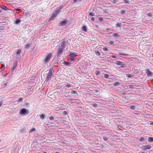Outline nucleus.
Returning a JSON list of instances; mask_svg holds the SVG:
<instances>
[{
	"mask_svg": "<svg viewBox=\"0 0 153 153\" xmlns=\"http://www.w3.org/2000/svg\"><path fill=\"white\" fill-rule=\"evenodd\" d=\"M65 43L64 42H63L60 46L58 50L56 53V56H59L64 51V49L66 47Z\"/></svg>",
	"mask_w": 153,
	"mask_h": 153,
	"instance_id": "f257e3e1",
	"label": "nucleus"
},
{
	"mask_svg": "<svg viewBox=\"0 0 153 153\" xmlns=\"http://www.w3.org/2000/svg\"><path fill=\"white\" fill-rule=\"evenodd\" d=\"M51 56L52 54L51 53H48L45 56V58L44 60V62L45 64H47L49 62Z\"/></svg>",
	"mask_w": 153,
	"mask_h": 153,
	"instance_id": "f03ea898",
	"label": "nucleus"
},
{
	"mask_svg": "<svg viewBox=\"0 0 153 153\" xmlns=\"http://www.w3.org/2000/svg\"><path fill=\"white\" fill-rule=\"evenodd\" d=\"M61 10V8H60L58 10H55L53 13L52 14L50 18L51 19H54L56 16L57 14H58L59 12Z\"/></svg>",
	"mask_w": 153,
	"mask_h": 153,
	"instance_id": "7ed1b4c3",
	"label": "nucleus"
},
{
	"mask_svg": "<svg viewBox=\"0 0 153 153\" xmlns=\"http://www.w3.org/2000/svg\"><path fill=\"white\" fill-rule=\"evenodd\" d=\"M28 110L25 108H22L20 111V113L21 114H27Z\"/></svg>",
	"mask_w": 153,
	"mask_h": 153,
	"instance_id": "20e7f679",
	"label": "nucleus"
},
{
	"mask_svg": "<svg viewBox=\"0 0 153 153\" xmlns=\"http://www.w3.org/2000/svg\"><path fill=\"white\" fill-rule=\"evenodd\" d=\"M151 148V146L149 145L143 146H142V149L144 150H146L147 149H149Z\"/></svg>",
	"mask_w": 153,
	"mask_h": 153,
	"instance_id": "39448f33",
	"label": "nucleus"
},
{
	"mask_svg": "<svg viewBox=\"0 0 153 153\" xmlns=\"http://www.w3.org/2000/svg\"><path fill=\"white\" fill-rule=\"evenodd\" d=\"M146 73L148 76H152L153 73L149 71V69H146Z\"/></svg>",
	"mask_w": 153,
	"mask_h": 153,
	"instance_id": "423d86ee",
	"label": "nucleus"
},
{
	"mask_svg": "<svg viewBox=\"0 0 153 153\" xmlns=\"http://www.w3.org/2000/svg\"><path fill=\"white\" fill-rule=\"evenodd\" d=\"M17 64L16 63H15L13 65L11 69V71L12 72H13L14 70H15Z\"/></svg>",
	"mask_w": 153,
	"mask_h": 153,
	"instance_id": "0eeeda50",
	"label": "nucleus"
},
{
	"mask_svg": "<svg viewBox=\"0 0 153 153\" xmlns=\"http://www.w3.org/2000/svg\"><path fill=\"white\" fill-rule=\"evenodd\" d=\"M54 73V71H53V69L52 68H51L49 70V73H48V74L52 76L53 74Z\"/></svg>",
	"mask_w": 153,
	"mask_h": 153,
	"instance_id": "6e6552de",
	"label": "nucleus"
},
{
	"mask_svg": "<svg viewBox=\"0 0 153 153\" xmlns=\"http://www.w3.org/2000/svg\"><path fill=\"white\" fill-rule=\"evenodd\" d=\"M82 31L85 32L87 31V28L85 26H83L82 28Z\"/></svg>",
	"mask_w": 153,
	"mask_h": 153,
	"instance_id": "1a4fd4ad",
	"label": "nucleus"
},
{
	"mask_svg": "<svg viewBox=\"0 0 153 153\" xmlns=\"http://www.w3.org/2000/svg\"><path fill=\"white\" fill-rule=\"evenodd\" d=\"M67 23L66 21H63L60 23V25L61 26H64L65 25L67 24Z\"/></svg>",
	"mask_w": 153,
	"mask_h": 153,
	"instance_id": "9d476101",
	"label": "nucleus"
},
{
	"mask_svg": "<svg viewBox=\"0 0 153 153\" xmlns=\"http://www.w3.org/2000/svg\"><path fill=\"white\" fill-rule=\"evenodd\" d=\"M45 114H42L39 115L40 118L42 120H44L45 118Z\"/></svg>",
	"mask_w": 153,
	"mask_h": 153,
	"instance_id": "9b49d317",
	"label": "nucleus"
},
{
	"mask_svg": "<svg viewBox=\"0 0 153 153\" xmlns=\"http://www.w3.org/2000/svg\"><path fill=\"white\" fill-rule=\"evenodd\" d=\"M52 76L49 75L48 74L46 80L47 81H48L50 80V79L51 78V77Z\"/></svg>",
	"mask_w": 153,
	"mask_h": 153,
	"instance_id": "f8f14e48",
	"label": "nucleus"
},
{
	"mask_svg": "<svg viewBox=\"0 0 153 153\" xmlns=\"http://www.w3.org/2000/svg\"><path fill=\"white\" fill-rule=\"evenodd\" d=\"M115 26L117 27L121 28V23L117 22Z\"/></svg>",
	"mask_w": 153,
	"mask_h": 153,
	"instance_id": "ddd939ff",
	"label": "nucleus"
},
{
	"mask_svg": "<svg viewBox=\"0 0 153 153\" xmlns=\"http://www.w3.org/2000/svg\"><path fill=\"white\" fill-rule=\"evenodd\" d=\"M21 52V50L20 49H18L16 52L17 55H20V53Z\"/></svg>",
	"mask_w": 153,
	"mask_h": 153,
	"instance_id": "4468645a",
	"label": "nucleus"
},
{
	"mask_svg": "<svg viewBox=\"0 0 153 153\" xmlns=\"http://www.w3.org/2000/svg\"><path fill=\"white\" fill-rule=\"evenodd\" d=\"M120 82H114L113 84V85L114 86H118V85H120Z\"/></svg>",
	"mask_w": 153,
	"mask_h": 153,
	"instance_id": "2eb2a0df",
	"label": "nucleus"
},
{
	"mask_svg": "<svg viewBox=\"0 0 153 153\" xmlns=\"http://www.w3.org/2000/svg\"><path fill=\"white\" fill-rule=\"evenodd\" d=\"M1 8L2 9H3L5 10H7L8 9L4 5H3L1 6Z\"/></svg>",
	"mask_w": 153,
	"mask_h": 153,
	"instance_id": "dca6fc26",
	"label": "nucleus"
},
{
	"mask_svg": "<svg viewBox=\"0 0 153 153\" xmlns=\"http://www.w3.org/2000/svg\"><path fill=\"white\" fill-rule=\"evenodd\" d=\"M148 141L150 142H153V137H149L148 139Z\"/></svg>",
	"mask_w": 153,
	"mask_h": 153,
	"instance_id": "f3484780",
	"label": "nucleus"
},
{
	"mask_svg": "<svg viewBox=\"0 0 153 153\" xmlns=\"http://www.w3.org/2000/svg\"><path fill=\"white\" fill-rule=\"evenodd\" d=\"M76 55L74 53H71L69 55V56L71 57H74L76 56Z\"/></svg>",
	"mask_w": 153,
	"mask_h": 153,
	"instance_id": "a211bd4d",
	"label": "nucleus"
},
{
	"mask_svg": "<svg viewBox=\"0 0 153 153\" xmlns=\"http://www.w3.org/2000/svg\"><path fill=\"white\" fill-rule=\"evenodd\" d=\"M115 64L117 65H121L122 64V62L120 61H117Z\"/></svg>",
	"mask_w": 153,
	"mask_h": 153,
	"instance_id": "6ab92c4d",
	"label": "nucleus"
},
{
	"mask_svg": "<svg viewBox=\"0 0 153 153\" xmlns=\"http://www.w3.org/2000/svg\"><path fill=\"white\" fill-rule=\"evenodd\" d=\"M30 45L29 44L27 43L25 45V48L27 49H29L30 48Z\"/></svg>",
	"mask_w": 153,
	"mask_h": 153,
	"instance_id": "aec40b11",
	"label": "nucleus"
},
{
	"mask_svg": "<svg viewBox=\"0 0 153 153\" xmlns=\"http://www.w3.org/2000/svg\"><path fill=\"white\" fill-rule=\"evenodd\" d=\"M153 14V13L152 12H150L148 13L147 14V15L150 17H152V15Z\"/></svg>",
	"mask_w": 153,
	"mask_h": 153,
	"instance_id": "412c9836",
	"label": "nucleus"
},
{
	"mask_svg": "<svg viewBox=\"0 0 153 153\" xmlns=\"http://www.w3.org/2000/svg\"><path fill=\"white\" fill-rule=\"evenodd\" d=\"M95 53L97 56H100V55H101L100 53L98 51H95Z\"/></svg>",
	"mask_w": 153,
	"mask_h": 153,
	"instance_id": "4be33fe9",
	"label": "nucleus"
},
{
	"mask_svg": "<svg viewBox=\"0 0 153 153\" xmlns=\"http://www.w3.org/2000/svg\"><path fill=\"white\" fill-rule=\"evenodd\" d=\"M71 63H69L68 62H64V64L66 66H69L70 65Z\"/></svg>",
	"mask_w": 153,
	"mask_h": 153,
	"instance_id": "5701e85b",
	"label": "nucleus"
},
{
	"mask_svg": "<svg viewBox=\"0 0 153 153\" xmlns=\"http://www.w3.org/2000/svg\"><path fill=\"white\" fill-rule=\"evenodd\" d=\"M71 93L72 94L74 95H77V92L75 91H71Z\"/></svg>",
	"mask_w": 153,
	"mask_h": 153,
	"instance_id": "b1692460",
	"label": "nucleus"
},
{
	"mask_svg": "<svg viewBox=\"0 0 153 153\" xmlns=\"http://www.w3.org/2000/svg\"><path fill=\"white\" fill-rule=\"evenodd\" d=\"M126 75V76H127V77L128 78H131L134 76V75H132V74H127Z\"/></svg>",
	"mask_w": 153,
	"mask_h": 153,
	"instance_id": "393cba45",
	"label": "nucleus"
},
{
	"mask_svg": "<svg viewBox=\"0 0 153 153\" xmlns=\"http://www.w3.org/2000/svg\"><path fill=\"white\" fill-rule=\"evenodd\" d=\"M113 36L115 37H118L120 36L119 35V34L117 33H114L113 34Z\"/></svg>",
	"mask_w": 153,
	"mask_h": 153,
	"instance_id": "a878e982",
	"label": "nucleus"
},
{
	"mask_svg": "<svg viewBox=\"0 0 153 153\" xmlns=\"http://www.w3.org/2000/svg\"><path fill=\"white\" fill-rule=\"evenodd\" d=\"M108 47H104L103 48V50L104 51H107L108 50Z\"/></svg>",
	"mask_w": 153,
	"mask_h": 153,
	"instance_id": "bb28decb",
	"label": "nucleus"
},
{
	"mask_svg": "<svg viewBox=\"0 0 153 153\" xmlns=\"http://www.w3.org/2000/svg\"><path fill=\"white\" fill-rule=\"evenodd\" d=\"M136 106L134 105H131L130 107V108L132 110H134Z\"/></svg>",
	"mask_w": 153,
	"mask_h": 153,
	"instance_id": "cd10ccee",
	"label": "nucleus"
},
{
	"mask_svg": "<svg viewBox=\"0 0 153 153\" xmlns=\"http://www.w3.org/2000/svg\"><path fill=\"white\" fill-rule=\"evenodd\" d=\"M35 130L36 128H32L30 129V132H32L33 131H35Z\"/></svg>",
	"mask_w": 153,
	"mask_h": 153,
	"instance_id": "c85d7f7f",
	"label": "nucleus"
},
{
	"mask_svg": "<svg viewBox=\"0 0 153 153\" xmlns=\"http://www.w3.org/2000/svg\"><path fill=\"white\" fill-rule=\"evenodd\" d=\"M89 15L91 16H93L94 15V13L93 12H91L89 13Z\"/></svg>",
	"mask_w": 153,
	"mask_h": 153,
	"instance_id": "c756f323",
	"label": "nucleus"
},
{
	"mask_svg": "<svg viewBox=\"0 0 153 153\" xmlns=\"http://www.w3.org/2000/svg\"><path fill=\"white\" fill-rule=\"evenodd\" d=\"M21 22V20L19 19H17L16 21V24H18V23L20 22Z\"/></svg>",
	"mask_w": 153,
	"mask_h": 153,
	"instance_id": "7c9ffc66",
	"label": "nucleus"
},
{
	"mask_svg": "<svg viewBox=\"0 0 153 153\" xmlns=\"http://www.w3.org/2000/svg\"><path fill=\"white\" fill-rule=\"evenodd\" d=\"M127 67V66L125 64H122V65H121V68H126Z\"/></svg>",
	"mask_w": 153,
	"mask_h": 153,
	"instance_id": "2f4dec72",
	"label": "nucleus"
},
{
	"mask_svg": "<svg viewBox=\"0 0 153 153\" xmlns=\"http://www.w3.org/2000/svg\"><path fill=\"white\" fill-rule=\"evenodd\" d=\"M100 72L99 71H96L95 72V74L97 75H99L100 74Z\"/></svg>",
	"mask_w": 153,
	"mask_h": 153,
	"instance_id": "473e14b6",
	"label": "nucleus"
},
{
	"mask_svg": "<svg viewBox=\"0 0 153 153\" xmlns=\"http://www.w3.org/2000/svg\"><path fill=\"white\" fill-rule=\"evenodd\" d=\"M103 138L104 140L105 141L107 140L108 139V138L106 137H103Z\"/></svg>",
	"mask_w": 153,
	"mask_h": 153,
	"instance_id": "72a5a7b5",
	"label": "nucleus"
},
{
	"mask_svg": "<svg viewBox=\"0 0 153 153\" xmlns=\"http://www.w3.org/2000/svg\"><path fill=\"white\" fill-rule=\"evenodd\" d=\"M4 64H1V69H2V71L4 69Z\"/></svg>",
	"mask_w": 153,
	"mask_h": 153,
	"instance_id": "f704fd0d",
	"label": "nucleus"
},
{
	"mask_svg": "<svg viewBox=\"0 0 153 153\" xmlns=\"http://www.w3.org/2000/svg\"><path fill=\"white\" fill-rule=\"evenodd\" d=\"M126 12V10H122L120 11V13L121 14H123L125 13Z\"/></svg>",
	"mask_w": 153,
	"mask_h": 153,
	"instance_id": "c9c22d12",
	"label": "nucleus"
},
{
	"mask_svg": "<svg viewBox=\"0 0 153 153\" xmlns=\"http://www.w3.org/2000/svg\"><path fill=\"white\" fill-rule=\"evenodd\" d=\"M104 77L106 79H108V78L109 75L107 74H105L104 75Z\"/></svg>",
	"mask_w": 153,
	"mask_h": 153,
	"instance_id": "e433bc0d",
	"label": "nucleus"
},
{
	"mask_svg": "<svg viewBox=\"0 0 153 153\" xmlns=\"http://www.w3.org/2000/svg\"><path fill=\"white\" fill-rule=\"evenodd\" d=\"M54 117L53 116H51L49 117V119L51 120H54Z\"/></svg>",
	"mask_w": 153,
	"mask_h": 153,
	"instance_id": "4c0bfd02",
	"label": "nucleus"
},
{
	"mask_svg": "<svg viewBox=\"0 0 153 153\" xmlns=\"http://www.w3.org/2000/svg\"><path fill=\"white\" fill-rule=\"evenodd\" d=\"M114 41H112V40H111V41H110L109 42V43L111 44V45H113L114 43Z\"/></svg>",
	"mask_w": 153,
	"mask_h": 153,
	"instance_id": "58836bf2",
	"label": "nucleus"
},
{
	"mask_svg": "<svg viewBox=\"0 0 153 153\" xmlns=\"http://www.w3.org/2000/svg\"><path fill=\"white\" fill-rule=\"evenodd\" d=\"M62 114L64 115H66L67 114V113L66 111H64L62 112Z\"/></svg>",
	"mask_w": 153,
	"mask_h": 153,
	"instance_id": "ea45409f",
	"label": "nucleus"
},
{
	"mask_svg": "<svg viewBox=\"0 0 153 153\" xmlns=\"http://www.w3.org/2000/svg\"><path fill=\"white\" fill-rule=\"evenodd\" d=\"M99 20L100 21H102L103 20V18L102 17H100L99 18Z\"/></svg>",
	"mask_w": 153,
	"mask_h": 153,
	"instance_id": "a19ab883",
	"label": "nucleus"
},
{
	"mask_svg": "<svg viewBox=\"0 0 153 153\" xmlns=\"http://www.w3.org/2000/svg\"><path fill=\"white\" fill-rule=\"evenodd\" d=\"M23 100V99L22 98H19L18 100V102H21Z\"/></svg>",
	"mask_w": 153,
	"mask_h": 153,
	"instance_id": "79ce46f5",
	"label": "nucleus"
},
{
	"mask_svg": "<svg viewBox=\"0 0 153 153\" xmlns=\"http://www.w3.org/2000/svg\"><path fill=\"white\" fill-rule=\"evenodd\" d=\"M124 3L128 4L129 3V1L128 0H124Z\"/></svg>",
	"mask_w": 153,
	"mask_h": 153,
	"instance_id": "37998d69",
	"label": "nucleus"
},
{
	"mask_svg": "<svg viewBox=\"0 0 153 153\" xmlns=\"http://www.w3.org/2000/svg\"><path fill=\"white\" fill-rule=\"evenodd\" d=\"M144 140V137H142L140 138L139 139V141H143Z\"/></svg>",
	"mask_w": 153,
	"mask_h": 153,
	"instance_id": "c03bdc74",
	"label": "nucleus"
},
{
	"mask_svg": "<svg viewBox=\"0 0 153 153\" xmlns=\"http://www.w3.org/2000/svg\"><path fill=\"white\" fill-rule=\"evenodd\" d=\"M129 87L130 88H132L134 87V86L132 85H129Z\"/></svg>",
	"mask_w": 153,
	"mask_h": 153,
	"instance_id": "a18cd8bd",
	"label": "nucleus"
},
{
	"mask_svg": "<svg viewBox=\"0 0 153 153\" xmlns=\"http://www.w3.org/2000/svg\"><path fill=\"white\" fill-rule=\"evenodd\" d=\"M92 105L94 107H97V104L96 103H94L92 104Z\"/></svg>",
	"mask_w": 153,
	"mask_h": 153,
	"instance_id": "49530a36",
	"label": "nucleus"
},
{
	"mask_svg": "<svg viewBox=\"0 0 153 153\" xmlns=\"http://www.w3.org/2000/svg\"><path fill=\"white\" fill-rule=\"evenodd\" d=\"M117 2V0H113L112 2V3L114 4H115Z\"/></svg>",
	"mask_w": 153,
	"mask_h": 153,
	"instance_id": "de8ad7c7",
	"label": "nucleus"
},
{
	"mask_svg": "<svg viewBox=\"0 0 153 153\" xmlns=\"http://www.w3.org/2000/svg\"><path fill=\"white\" fill-rule=\"evenodd\" d=\"M91 19L92 21H94L95 20V19L94 17H92L91 18Z\"/></svg>",
	"mask_w": 153,
	"mask_h": 153,
	"instance_id": "09e8293b",
	"label": "nucleus"
},
{
	"mask_svg": "<svg viewBox=\"0 0 153 153\" xmlns=\"http://www.w3.org/2000/svg\"><path fill=\"white\" fill-rule=\"evenodd\" d=\"M71 86V85L70 84H67L66 86V87L67 88H69Z\"/></svg>",
	"mask_w": 153,
	"mask_h": 153,
	"instance_id": "8fccbe9b",
	"label": "nucleus"
},
{
	"mask_svg": "<svg viewBox=\"0 0 153 153\" xmlns=\"http://www.w3.org/2000/svg\"><path fill=\"white\" fill-rule=\"evenodd\" d=\"M2 105V102H0V107Z\"/></svg>",
	"mask_w": 153,
	"mask_h": 153,
	"instance_id": "3c124183",
	"label": "nucleus"
},
{
	"mask_svg": "<svg viewBox=\"0 0 153 153\" xmlns=\"http://www.w3.org/2000/svg\"><path fill=\"white\" fill-rule=\"evenodd\" d=\"M78 0H73V1L74 2H76Z\"/></svg>",
	"mask_w": 153,
	"mask_h": 153,
	"instance_id": "603ef678",
	"label": "nucleus"
},
{
	"mask_svg": "<svg viewBox=\"0 0 153 153\" xmlns=\"http://www.w3.org/2000/svg\"><path fill=\"white\" fill-rule=\"evenodd\" d=\"M112 57H113V58H115L116 57V56H114V55H113L112 56Z\"/></svg>",
	"mask_w": 153,
	"mask_h": 153,
	"instance_id": "864d4df0",
	"label": "nucleus"
},
{
	"mask_svg": "<svg viewBox=\"0 0 153 153\" xmlns=\"http://www.w3.org/2000/svg\"><path fill=\"white\" fill-rule=\"evenodd\" d=\"M75 100V99H70L69 100L70 101H72V100Z\"/></svg>",
	"mask_w": 153,
	"mask_h": 153,
	"instance_id": "5fc2aeb1",
	"label": "nucleus"
},
{
	"mask_svg": "<svg viewBox=\"0 0 153 153\" xmlns=\"http://www.w3.org/2000/svg\"><path fill=\"white\" fill-rule=\"evenodd\" d=\"M136 72H137V71H136V70H135V71L134 72V74H135V73H136Z\"/></svg>",
	"mask_w": 153,
	"mask_h": 153,
	"instance_id": "6e6d98bb",
	"label": "nucleus"
},
{
	"mask_svg": "<svg viewBox=\"0 0 153 153\" xmlns=\"http://www.w3.org/2000/svg\"><path fill=\"white\" fill-rule=\"evenodd\" d=\"M151 124L152 125H153V122H152V123Z\"/></svg>",
	"mask_w": 153,
	"mask_h": 153,
	"instance_id": "4d7b16f0",
	"label": "nucleus"
},
{
	"mask_svg": "<svg viewBox=\"0 0 153 153\" xmlns=\"http://www.w3.org/2000/svg\"><path fill=\"white\" fill-rule=\"evenodd\" d=\"M152 105H153V102H152Z\"/></svg>",
	"mask_w": 153,
	"mask_h": 153,
	"instance_id": "13d9d810",
	"label": "nucleus"
},
{
	"mask_svg": "<svg viewBox=\"0 0 153 153\" xmlns=\"http://www.w3.org/2000/svg\"><path fill=\"white\" fill-rule=\"evenodd\" d=\"M43 153H47L46 152H44Z\"/></svg>",
	"mask_w": 153,
	"mask_h": 153,
	"instance_id": "bf43d9fd",
	"label": "nucleus"
},
{
	"mask_svg": "<svg viewBox=\"0 0 153 153\" xmlns=\"http://www.w3.org/2000/svg\"><path fill=\"white\" fill-rule=\"evenodd\" d=\"M74 153H78V152H75Z\"/></svg>",
	"mask_w": 153,
	"mask_h": 153,
	"instance_id": "052dcab7",
	"label": "nucleus"
},
{
	"mask_svg": "<svg viewBox=\"0 0 153 153\" xmlns=\"http://www.w3.org/2000/svg\"><path fill=\"white\" fill-rule=\"evenodd\" d=\"M141 153H145L144 152H142Z\"/></svg>",
	"mask_w": 153,
	"mask_h": 153,
	"instance_id": "680f3d73",
	"label": "nucleus"
}]
</instances>
